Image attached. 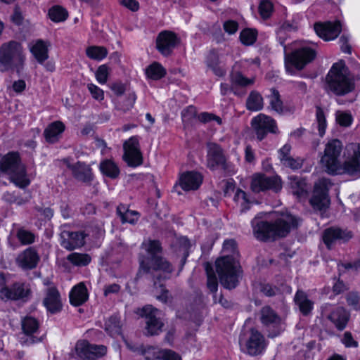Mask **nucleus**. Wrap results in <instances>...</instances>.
Returning a JSON list of instances; mask_svg holds the SVG:
<instances>
[{
	"instance_id": "4c0bfd02",
	"label": "nucleus",
	"mask_w": 360,
	"mask_h": 360,
	"mask_svg": "<svg viewBox=\"0 0 360 360\" xmlns=\"http://www.w3.org/2000/svg\"><path fill=\"white\" fill-rule=\"evenodd\" d=\"M117 214L120 218L122 224L129 223L134 224L139 217L138 212L130 210L127 206L122 204L117 206Z\"/></svg>"
},
{
	"instance_id": "a878e982",
	"label": "nucleus",
	"mask_w": 360,
	"mask_h": 360,
	"mask_svg": "<svg viewBox=\"0 0 360 360\" xmlns=\"http://www.w3.org/2000/svg\"><path fill=\"white\" fill-rule=\"evenodd\" d=\"M84 238L83 232L63 231L60 234V245L68 250H72L84 245Z\"/></svg>"
},
{
	"instance_id": "69168bd1",
	"label": "nucleus",
	"mask_w": 360,
	"mask_h": 360,
	"mask_svg": "<svg viewBox=\"0 0 360 360\" xmlns=\"http://www.w3.org/2000/svg\"><path fill=\"white\" fill-rule=\"evenodd\" d=\"M342 342L346 347H357L359 344L354 340L352 335L350 332H345L342 339Z\"/></svg>"
},
{
	"instance_id": "338daca9",
	"label": "nucleus",
	"mask_w": 360,
	"mask_h": 360,
	"mask_svg": "<svg viewBox=\"0 0 360 360\" xmlns=\"http://www.w3.org/2000/svg\"><path fill=\"white\" fill-rule=\"evenodd\" d=\"M223 27L224 31L229 34H233L238 31V23L235 20H230L224 22Z\"/></svg>"
},
{
	"instance_id": "7c9ffc66",
	"label": "nucleus",
	"mask_w": 360,
	"mask_h": 360,
	"mask_svg": "<svg viewBox=\"0 0 360 360\" xmlns=\"http://www.w3.org/2000/svg\"><path fill=\"white\" fill-rule=\"evenodd\" d=\"M21 327L23 333L30 337L32 343L39 341L38 338L33 336L39 331V322L36 318L30 316L24 317L21 321Z\"/></svg>"
},
{
	"instance_id": "6e6552de",
	"label": "nucleus",
	"mask_w": 360,
	"mask_h": 360,
	"mask_svg": "<svg viewBox=\"0 0 360 360\" xmlns=\"http://www.w3.org/2000/svg\"><path fill=\"white\" fill-rule=\"evenodd\" d=\"M239 342L244 351L250 356L262 354L267 345L264 335L255 328L240 337Z\"/></svg>"
},
{
	"instance_id": "c85d7f7f",
	"label": "nucleus",
	"mask_w": 360,
	"mask_h": 360,
	"mask_svg": "<svg viewBox=\"0 0 360 360\" xmlns=\"http://www.w3.org/2000/svg\"><path fill=\"white\" fill-rule=\"evenodd\" d=\"M43 302L46 309L51 314L57 313L61 310L60 296L56 288L51 287L47 289Z\"/></svg>"
},
{
	"instance_id": "4d7b16f0",
	"label": "nucleus",
	"mask_w": 360,
	"mask_h": 360,
	"mask_svg": "<svg viewBox=\"0 0 360 360\" xmlns=\"http://www.w3.org/2000/svg\"><path fill=\"white\" fill-rule=\"evenodd\" d=\"M108 67L106 65H101L96 72V78L98 83L104 84L108 77Z\"/></svg>"
},
{
	"instance_id": "f3484780",
	"label": "nucleus",
	"mask_w": 360,
	"mask_h": 360,
	"mask_svg": "<svg viewBox=\"0 0 360 360\" xmlns=\"http://www.w3.org/2000/svg\"><path fill=\"white\" fill-rule=\"evenodd\" d=\"M282 188L281 179L278 177H269L264 174H257L252 176L251 189L255 193L266 190L278 192Z\"/></svg>"
},
{
	"instance_id": "f704fd0d",
	"label": "nucleus",
	"mask_w": 360,
	"mask_h": 360,
	"mask_svg": "<svg viewBox=\"0 0 360 360\" xmlns=\"http://www.w3.org/2000/svg\"><path fill=\"white\" fill-rule=\"evenodd\" d=\"M73 176L83 182H89L92 179L91 167L84 162H77L75 165L70 166Z\"/></svg>"
},
{
	"instance_id": "de8ad7c7",
	"label": "nucleus",
	"mask_w": 360,
	"mask_h": 360,
	"mask_svg": "<svg viewBox=\"0 0 360 360\" xmlns=\"http://www.w3.org/2000/svg\"><path fill=\"white\" fill-rule=\"evenodd\" d=\"M231 80L233 84L242 87L250 86L255 82V78H247L239 71L231 73Z\"/></svg>"
},
{
	"instance_id": "9d476101",
	"label": "nucleus",
	"mask_w": 360,
	"mask_h": 360,
	"mask_svg": "<svg viewBox=\"0 0 360 360\" xmlns=\"http://www.w3.org/2000/svg\"><path fill=\"white\" fill-rule=\"evenodd\" d=\"M107 350L105 345L91 344L87 340H80L75 345V354L79 360H97L104 356Z\"/></svg>"
},
{
	"instance_id": "09e8293b",
	"label": "nucleus",
	"mask_w": 360,
	"mask_h": 360,
	"mask_svg": "<svg viewBox=\"0 0 360 360\" xmlns=\"http://www.w3.org/2000/svg\"><path fill=\"white\" fill-rule=\"evenodd\" d=\"M234 201L240 207L242 212L246 211L250 208V201L247 193L240 188H237L234 193Z\"/></svg>"
},
{
	"instance_id": "bf43d9fd",
	"label": "nucleus",
	"mask_w": 360,
	"mask_h": 360,
	"mask_svg": "<svg viewBox=\"0 0 360 360\" xmlns=\"http://www.w3.org/2000/svg\"><path fill=\"white\" fill-rule=\"evenodd\" d=\"M285 167H289L293 170L300 169L303 165V160L300 158H293L292 156L282 162Z\"/></svg>"
},
{
	"instance_id": "f257e3e1",
	"label": "nucleus",
	"mask_w": 360,
	"mask_h": 360,
	"mask_svg": "<svg viewBox=\"0 0 360 360\" xmlns=\"http://www.w3.org/2000/svg\"><path fill=\"white\" fill-rule=\"evenodd\" d=\"M224 255L217 259L216 270L221 284L227 289L235 288L238 283L240 266L237 257L236 242L233 239L225 240L223 243Z\"/></svg>"
},
{
	"instance_id": "a211bd4d",
	"label": "nucleus",
	"mask_w": 360,
	"mask_h": 360,
	"mask_svg": "<svg viewBox=\"0 0 360 360\" xmlns=\"http://www.w3.org/2000/svg\"><path fill=\"white\" fill-rule=\"evenodd\" d=\"M140 267L137 273V276H140L142 273H148L150 269L155 271H162L165 273H172L173 266L172 264L165 258L158 256L153 257V259H140Z\"/></svg>"
},
{
	"instance_id": "8fccbe9b",
	"label": "nucleus",
	"mask_w": 360,
	"mask_h": 360,
	"mask_svg": "<svg viewBox=\"0 0 360 360\" xmlns=\"http://www.w3.org/2000/svg\"><path fill=\"white\" fill-rule=\"evenodd\" d=\"M16 236L20 243L24 245L32 244L36 238L32 232L24 229H18Z\"/></svg>"
},
{
	"instance_id": "a18cd8bd",
	"label": "nucleus",
	"mask_w": 360,
	"mask_h": 360,
	"mask_svg": "<svg viewBox=\"0 0 360 360\" xmlns=\"http://www.w3.org/2000/svg\"><path fill=\"white\" fill-rule=\"evenodd\" d=\"M50 19L55 22L65 21L68 16V11L60 6H54L49 10Z\"/></svg>"
},
{
	"instance_id": "a19ab883",
	"label": "nucleus",
	"mask_w": 360,
	"mask_h": 360,
	"mask_svg": "<svg viewBox=\"0 0 360 360\" xmlns=\"http://www.w3.org/2000/svg\"><path fill=\"white\" fill-rule=\"evenodd\" d=\"M246 107L249 110L258 111L263 108V98L255 91L250 92L246 101Z\"/></svg>"
},
{
	"instance_id": "bb28decb",
	"label": "nucleus",
	"mask_w": 360,
	"mask_h": 360,
	"mask_svg": "<svg viewBox=\"0 0 360 360\" xmlns=\"http://www.w3.org/2000/svg\"><path fill=\"white\" fill-rule=\"evenodd\" d=\"M202 182V175L196 172H187L181 174L179 184L184 191L198 189Z\"/></svg>"
},
{
	"instance_id": "680f3d73",
	"label": "nucleus",
	"mask_w": 360,
	"mask_h": 360,
	"mask_svg": "<svg viewBox=\"0 0 360 360\" xmlns=\"http://www.w3.org/2000/svg\"><path fill=\"white\" fill-rule=\"evenodd\" d=\"M198 119L199 120V121L203 123H207L212 120H214L219 125L222 124V120L219 116H217L210 112H205L199 114L198 116Z\"/></svg>"
},
{
	"instance_id": "6ab92c4d",
	"label": "nucleus",
	"mask_w": 360,
	"mask_h": 360,
	"mask_svg": "<svg viewBox=\"0 0 360 360\" xmlns=\"http://www.w3.org/2000/svg\"><path fill=\"white\" fill-rule=\"evenodd\" d=\"M352 238V233L339 227H330L323 233V240L328 249H331L338 243H345Z\"/></svg>"
},
{
	"instance_id": "5701e85b",
	"label": "nucleus",
	"mask_w": 360,
	"mask_h": 360,
	"mask_svg": "<svg viewBox=\"0 0 360 360\" xmlns=\"http://www.w3.org/2000/svg\"><path fill=\"white\" fill-rule=\"evenodd\" d=\"M137 352L144 356L145 360H169L175 356V352L168 349H160L150 345H141L136 349Z\"/></svg>"
},
{
	"instance_id": "c756f323",
	"label": "nucleus",
	"mask_w": 360,
	"mask_h": 360,
	"mask_svg": "<svg viewBox=\"0 0 360 360\" xmlns=\"http://www.w3.org/2000/svg\"><path fill=\"white\" fill-rule=\"evenodd\" d=\"M65 129V124L60 121H55L49 124L44 131V136L46 142L49 143H57Z\"/></svg>"
},
{
	"instance_id": "e433bc0d",
	"label": "nucleus",
	"mask_w": 360,
	"mask_h": 360,
	"mask_svg": "<svg viewBox=\"0 0 360 360\" xmlns=\"http://www.w3.org/2000/svg\"><path fill=\"white\" fill-rule=\"evenodd\" d=\"M269 108L279 115H283L288 111V108L284 105L281 98V95L278 90L274 88L270 89V94L267 96Z\"/></svg>"
},
{
	"instance_id": "0e129e2a",
	"label": "nucleus",
	"mask_w": 360,
	"mask_h": 360,
	"mask_svg": "<svg viewBox=\"0 0 360 360\" xmlns=\"http://www.w3.org/2000/svg\"><path fill=\"white\" fill-rule=\"evenodd\" d=\"M348 305L355 310L360 309L359 296L356 292H349L346 297Z\"/></svg>"
},
{
	"instance_id": "5fc2aeb1",
	"label": "nucleus",
	"mask_w": 360,
	"mask_h": 360,
	"mask_svg": "<svg viewBox=\"0 0 360 360\" xmlns=\"http://www.w3.org/2000/svg\"><path fill=\"white\" fill-rule=\"evenodd\" d=\"M206 272L207 276V288L212 292L215 293L218 288V281L216 275L212 268H209L208 265L206 267Z\"/></svg>"
},
{
	"instance_id": "b1692460",
	"label": "nucleus",
	"mask_w": 360,
	"mask_h": 360,
	"mask_svg": "<svg viewBox=\"0 0 360 360\" xmlns=\"http://www.w3.org/2000/svg\"><path fill=\"white\" fill-rule=\"evenodd\" d=\"M40 261V256L37 250L30 247L22 251L16 257V264L23 270L35 269Z\"/></svg>"
},
{
	"instance_id": "2eb2a0df",
	"label": "nucleus",
	"mask_w": 360,
	"mask_h": 360,
	"mask_svg": "<svg viewBox=\"0 0 360 360\" xmlns=\"http://www.w3.org/2000/svg\"><path fill=\"white\" fill-rule=\"evenodd\" d=\"M251 124L259 140L264 139L268 133L277 134L278 129L276 122L272 117L259 114L252 118Z\"/></svg>"
},
{
	"instance_id": "79ce46f5",
	"label": "nucleus",
	"mask_w": 360,
	"mask_h": 360,
	"mask_svg": "<svg viewBox=\"0 0 360 360\" xmlns=\"http://www.w3.org/2000/svg\"><path fill=\"white\" fill-rule=\"evenodd\" d=\"M67 260L76 266H87L91 261V257L86 253L72 252L67 256Z\"/></svg>"
},
{
	"instance_id": "7ed1b4c3",
	"label": "nucleus",
	"mask_w": 360,
	"mask_h": 360,
	"mask_svg": "<svg viewBox=\"0 0 360 360\" xmlns=\"http://www.w3.org/2000/svg\"><path fill=\"white\" fill-rule=\"evenodd\" d=\"M328 91L337 96H343L352 92L355 87L354 80L349 77L348 68L343 60L333 65L326 77Z\"/></svg>"
},
{
	"instance_id": "393cba45",
	"label": "nucleus",
	"mask_w": 360,
	"mask_h": 360,
	"mask_svg": "<svg viewBox=\"0 0 360 360\" xmlns=\"http://www.w3.org/2000/svg\"><path fill=\"white\" fill-rule=\"evenodd\" d=\"M342 27L339 21L317 22L314 25V31L318 36L325 41L335 39L340 33Z\"/></svg>"
},
{
	"instance_id": "58836bf2",
	"label": "nucleus",
	"mask_w": 360,
	"mask_h": 360,
	"mask_svg": "<svg viewBox=\"0 0 360 360\" xmlns=\"http://www.w3.org/2000/svg\"><path fill=\"white\" fill-rule=\"evenodd\" d=\"M104 330L112 338L122 335L120 318L117 315H112L108 318L105 321Z\"/></svg>"
},
{
	"instance_id": "864d4df0",
	"label": "nucleus",
	"mask_w": 360,
	"mask_h": 360,
	"mask_svg": "<svg viewBox=\"0 0 360 360\" xmlns=\"http://www.w3.org/2000/svg\"><path fill=\"white\" fill-rule=\"evenodd\" d=\"M136 100V96L134 93L129 94L124 101L119 103L117 108L124 112L129 111L134 107Z\"/></svg>"
},
{
	"instance_id": "c9c22d12",
	"label": "nucleus",
	"mask_w": 360,
	"mask_h": 360,
	"mask_svg": "<svg viewBox=\"0 0 360 360\" xmlns=\"http://www.w3.org/2000/svg\"><path fill=\"white\" fill-rule=\"evenodd\" d=\"M294 301L301 313L304 316L309 314L314 308V302L308 298L307 295L302 290H298L296 292Z\"/></svg>"
},
{
	"instance_id": "ddd939ff",
	"label": "nucleus",
	"mask_w": 360,
	"mask_h": 360,
	"mask_svg": "<svg viewBox=\"0 0 360 360\" xmlns=\"http://www.w3.org/2000/svg\"><path fill=\"white\" fill-rule=\"evenodd\" d=\"M32 294L30 286L28 283L16 282L12 285H2L0 287V299L4 302L9 300L27 301Z\"/></svg>"
},
{
	"instance_id": "4be33fe9",
	"label": "nucleus",
	"mask_w": 360,
	"mask_h": 360,
	"mask_svg": "<svg viewBox=\"0 0 360 360\" xmlns=\"http://www.w3.org/2000/svg\"><path fill=\"white\" fill-rule=\"evenodd\" d=\"M179 38L171 31L161 32L156 39V48L165 56H169L179 43Z\"/></svg>"
},
{
	"instance_id": "f8f14e48",
	"label": "nucleus",
	"mask_w": 360,
	"mask_h": 360,
	"mask_svg": "<svg viewBox=\"0 0 360 360\" xmlns=\"http://www.w3.org/2000/svg\"><path fill=\"white\" fill-rule=\"evenodd\" d=\"M330 185V181L327 179H321L315 184L313 195L309 200L314 210L325 211L329 207L328 192Z\"/></svg>"
},
{
	"instance_id": "3c124183",
	"label": "nucleus",
	"mask_w": 360,
	"mask_h": 360,
	"mask_svg": "<svg viewBox=\"0 0 360 360\" xmlns=\"http://www.w3.org/2000/svg\"><path fill=\"white\" fill-rule=\"evenodd\" d=\"M257 32L252 29H245L240 34V39L243 44L252 45L257 39Z\"/></svg>"
},
{
	"instance_id": "aec40b11",
	"label": "nucleus",
	"mask_w": 360,
	"mask_h": 360,
	"mask_svg": "<svg viewBox=\"0 0 360 360\" xmlns=\"http://www.w3.org/2000/svg\"><path fill=\"white\" fill-rule=\"evenodd\" d=\"M207 166L211 170H215L218 168L226 169L227 168L226 158L224 154V150L218 144L212 143L208 145Z\"/></svg>"
},
{
	"instance_id": "39448f33",
	"label": "nucleus",
	"mask_w": 360,
	"mask_h": 360,
	"mask_svg": "<svg viewBox=\"0 0 360 360\" xmlns=\"http://www.w3.org/2000/svg\"><path fill=\"white\" fill-rule=\"evenodd\" d=\"M25 57L22 46L15 41L3 44L0 47V71L6 72L16 69L20 72Z\"/></svg>"
},
{
	"instance_id": "423d86ee",
	"label": "nucleus",
	"mask_w": 360,
	"mask_h": 360,
	"mask_svg": "<svg viewBox=\"0 0 360 360\" xmlns=\"http://www.w3.org/2000/svg\"><path fill=\"white\" fill-rule=\"evenodd\" d=\"M342 150V144L338 139L330 140L326 143L321 163L328 174H340L342 164L339 161V157Z\"/></svg>"
},
{
	"instance_id": "20e7f679",
	"label": "nucleus",
	"mask_w": 360,
	"mask_h": 360,
	"mask_svg": "<svg viewBox=\"0 0 360 360\" xmlns=\"http://www.w3.org/2000/svg\"><path fill=\"white\" fill-rule=\"evenodd\" d=\"M0 170L9 176L11 181L19 188L27 187L30 181L27 177L26 169L21 163L19 154L11 152L0 160Z\"/></svg>"
},
{
	"instance_id": "ea45409f",
	"label": "nucleus",
	"mask_w": 360,
	"mask_h": 360,
	"mask_svg": "<svg viewBox=\"0 0 360 360\" xmlns=\"http://www.w3.org/2000/svg\"><path fill=\"white\" fill-rule=\"evenodd\" d=\"M99 169L103 174L111 179H116L120 173L117 165L111 160L101 161Z\"/></svg>"
},
{
	"instance_id": "37998d69",
	"label": "nucleus",
	"mask_w": 360,
	"mask_h": 360,
	"mask_svg": "<svg viewBox=\"0 0 360 360\" xmlns=\"http://www.w3.org/2000/svg\"><path fill=\"white\" fill-rule=\"evenodd\" d=\"M146 74L148 78L158 80L165 77L166 70L160 63L154 62L146 69Z\"/></svg>"
},
{
	"instance_id": "cd10ccee",
	"label": "nucleus",
	"mask_w": 360,
	"mask_h": 360,
	"mask_svg": "<svg viewBox=\"0 0 360 360\" xmlns=\"http://www.w3.org/2000/svg\"><path fill=\"white\" fill-rule=\"evenodd\" d=\"M49 43L42 39H37L29 44L31 53L39 63L43 64L49 58Z\"/></svg>"
},
{
	"instance_id": "4468645a",
	"label": "nucleus",
	"mask_w": 360,
	"mask_h": 360,
	"mask_svg": "<svg viewBox=\"0 0 360 360\" xmlns=\"http://www.w3.org/2000/svg\"><path fill=\"white\" fill-rule=\"evenodd\" d=\"M160 311L151 305H147L142 308L141 316L146 319L145 327V335L153 336L159 335L162 330L164 323L160 320Z\"/></svg>"
},
{
	"instance_id": "2f4dec72",
	"label": "nucleus",
	"mask_w": 360,
	"mask_h": 360,
	"mask_svg": "<svg viewBox=\"0 0 360 360\" xmlns=\"http://www.w3.org/2000/svg\"><path fill=\"white\" fill-rule=\"evenodd\" d=\"M206 63L216 76L221 77L226 75V70L222 65L221 57L217 51H212L209 53Z\"/></svg>"
},
{
	"instance_id": "6e6d98bb",
	"label": "nucleus",
	"mask_w": 360,
	"mask_h": 360,
	"mask_svg": "<svg viewBox=\"0 0 360 360\" xmlns=\"http://www.w3.org/2000/svg\"><path fill=\"white\" fill-rule=\"evenodd\" d=\"M259 11L263 18H268L270 17L273 11V4L269 0L261 1L259 6Z\"/></svg>"
},
{
	"instance_id": "603ef678",
	"label": "nucleus",
	"mask_w": 360,
	"mask_h": 360,
	"mask_svg": "<svg viewBox=\"0 0 360 360\" xmlns=\"http://www.w3.org/2000/svg\"><path fill=\"white\" fill-rule=\"evenodd\" d=\"M316 117L318 124L319 134L321 136H323L325 134L327 124L323 110L321 107H316Z\"/></svg>"
},
{
	"instance_id": "0eeeda50",
	"label": "nucleus",
	"mask_w": 360,
	"mask_h": 360,
	"mask_svg": "<svg viewBox=\"0 0 360 360\" xmlns=\"http://www.w3.org/2000/svg\"><path fill=\"white\" fill-rule=\"evenodd\" d=\"M316 55V51L308 46L301 47L291 53L285 55V65L286 71L289 74H295L294 69L297 70L303 69L307 64L314 60Z\"/></svg>"
},
{
	"instance_id": "412c9836",
	"label": "nucleus",
	"mask_w": 360,
	"mask_h": 360,
	"mask_svg": "<svg viewBox=\"0 0 360 360\" xmlns=\"http://www.w3.org/2000/svg\"><path fill=\"white\" fill-rule=\"evenodd\" d=\"M260 320L264 326L275 329L273 334L269 335L270 337L278 335L283 329L281 318L269 306H265L261 309Z\"/></svg>"
},
{
	"instance_id": "49530a36",
	"label": "nucleus",
	"mask_w": 360,
	"mask_h": 360,
	"mask_svg": "<svg viewBox=\"0 0 360 360\" xmlns=\"http://www.w3.org/2000/svg\"><path fill=\"white\" fill-rule=\"evenodd\" d=\"M86 54L89 58L100 61L107 56L108 51L103 46H91L86 49Z\"/></svg>"
},
{
	"instance_id": "c03bdc74",
	"label": "nucleus",
	"mask_w": 360,
	"mask_h": 360,
	"mask_svg": "<svg viewBox=\"0 0 360 360\" xmlns=\"http://www.w3.org/2000/svg\"><path fill=\"white\" fill-rule=\"evenodd\" d=\"M142 247L148 252L149 257L147 259H153L158 257L162 252L161 243L157 240H148L142 243Z\"/></svg>"
},
{
	"instance_id": "9b49d317",
	"label": "nucleus",
	"mask_w": 360,
	"mask_h": 360,
	"mask_svg": "<svg viewBox=\"0 0 360 360\" xmlns=\"http://www.w3.org/2000/svg\"><path fill=\"white\" fill-rule=\"evenodd\" d=\"M321 314L329 320L338 330H343L349 320V313L340 306L325 304L321 307Z\"/></svg>"
},
{
	"instance_id": "f03ea898",
	"label": "nucleus",
	"mask_w": 360,
	"mask_h": 360,
	"mask_svg": "<svg viewBox=\"0 0 360 360\" xmlns=\"http://www.w3.org/2000/svg\"><path fill=\"white\" fill-rule=\"evenodd\" d=\"M300 222V218L289 212H282L277 214L274 222L253 221V232L255 236L260 240H275L278 237L286 236Z\"/></svg>"
},
{
	"instance_id": "473e14b6",
	"label": "nucleus",
	"mask_w": 360,
	"mask_h": 360,
	"mask_svg": "<svg viewBox=\"0 0 360 360\" xmlns=\"http://www.w3.org/2000/svg\"><path fill=\"white\" fill-rule=\"evenodd\" d=\"M289 186L292 193L298 199L302 200L307 197L309 188L304 179L291 176L289 177Z\"/></svg>"
},
{
	"instance_id": "1a4fd4ad",
	"label": "nucleus",
	"mask_w": 360,
	"mask_h": 360,
	"mask_svg": "<svg viewBox=\"0 0 360 360\" xmlns=\"http://www.w3.org/2000/svg\"><path fill=\"white\" fill-rule=\"evenodd\" d=\"M345 160L342 164L340 174L360 177V144L352 143L347 146Z\"/></svg>"
},
{
	"instance_id": "72a5a7b5",
	"label": "nucleus",
	"mask_w": 360,
	"mask_h": 360,
	"mask_svg": "<svg viewBox=\"0 0 360 360\" xmlns=\"http://www.w3.org/2000/svg\"><path fill=\"white\" fill-rule=\"evenodd\" d=\"M70 302L74 306H80L86 302L89 298V294L85 285L79 283L72 288L70 292Z\"/></svg>"
},
{
	"instance_id": "13d9d810",
	"label": "nucleus",
	"mask_w": 360,
	"mask_h": 360,
	"mask_svg": "<svg viewBox=\"0 0 360 360\" xmlns=\"http://www.w3.org/2000/svg\"><path fill=\"white\" fill-rule=\"evenodd\" d=\"M336 120L343 127H348L352 124V117L349 113L338 111L336 113Z\"/></svg>"
},
{
	"instance_id": "774afa93",
	"label": "nucleus",
	"mask_w": 360,
	"mask_h": 360,
	"mask_svg": "<svg viewBox=\"0 0 360 360\" xmlns=\"http://www.w3.org/2000/svg\"><path fill=\"white\" fill-rule=\"evenodd\" d=\"M349 37L345 34H342L340 39L339 43L340 45V49L342 52L351 54L352 53V48L351 46L349 44Z\"/></svg>"
},
{
	"instance_id": "dca6fc26",
	"label": "nucleus",
	"mask_w": 360,
	"mask_h": 360,
	"mask_svg": "<svg viewBox=\"0 0 360 360\" xmlns=\"http://www.w3.org/2000/svg\"><path fill=\"white\" fill-rule=\"evenodd\" d=\"M123 158L129 166L136 167L142 165L143 157L138 136H131L123 144Z\"/></svg>"
},
{
	"instance_id": "e2e57ef3",
	"label": "nucleus",
	"mask_w": 360,
	"mask_h": 360,
	"mask_svg": "<svg viewBox=\"0 0 360 360\" xmlns=\"http://www.w3.org/2000/svg\"><path fill=\"white\" fill-rule=\"evenodd\" d=\"M87 89L94 99L97 101H102L104 99V92L98 86L91 83L88 84Z\"/></svg>"
},
{
	"instance_id": "052dcab7",
	"label": "nucleus",
	"mask_w": 360,
	"mask_h": 360,
	"mask_svg": "<svg viewBox=\"0 0 360 360\" xmlns=\"http://www.w3.org/2000/svg\"><path fill=\"white\" fill-rule=\"evenodd\" d=\"M260 291L267 297H273L280 292L279 288L269 283L261 284Z\"/></svg>"
}]
</instances>
